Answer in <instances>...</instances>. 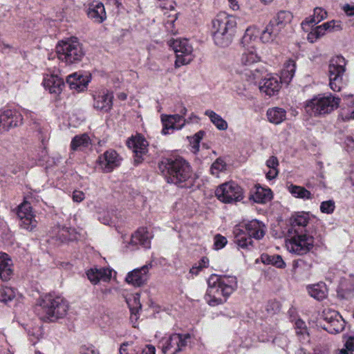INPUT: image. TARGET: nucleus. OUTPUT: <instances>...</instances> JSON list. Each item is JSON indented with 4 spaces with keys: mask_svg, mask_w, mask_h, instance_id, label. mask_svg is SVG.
<instances>
[{
    "mask_svg": "<svg viewBox=\"0 0 354 354\" xmlns=\"http://www.w3.org/2000/svg\"><path fill=\"white\" fill-rule=\"evenodd\" d=\"M207 284L205 299L209 306H215L223 304L236 289L237 279L234 276L212 274Z\"/></svg>",
    "mask_w": 354,
    "mask_h": 354,
    "instance_id": "nucleus-1",
    "label": "nucleus"
},
{
    "mask_svg": "<svg viewBox=\"0 0 354 354\" xmlns=\"http://www.w3.org/2000/svg\"><path fill=\"white\" fill-rule=\"evenodd\" d=\"M308 223H290L287 225L286 234L288 250L298 255H303L309 252L313 246L314 240Z\"/></svg>",
    "mask_w": 354,
    "mask_h": 354,
    "instance_id": "nucleus-2",
    "label": "nucleus"
},
{
    "mask_svg": "<svg viewBox=\"0 0 354 354\" xmlns=\"http://www.w3.org/2000/svg\"><path fill=\"white\" fill-rule=\"evenodd\" d=\"M159 169L167 181L179 187H189L193 184V177L189 164L184 159H166L159 164Z\"/></svg>",
    "mask_w": 354,
    "mask_h": 354,
    "instance_id": "nucleus-3",
    "label": "nucleus"
},
{
    "mask_svg": "<svg viewBox=\"0 0 354 354\" xmlns=\"http://www.w3.org/2000/svg\"><path fill=\"white\" fill-rule=\"evenodd\" d=\"M68 308V304L64 298L49 294L38 300L36 310L42 319L55 322L64 318Z\"/></svg>",
    "mask_w": 354,
    "mask_h": 354,
    "instance_id": "nucleus-4",
    "label": "nucleus"
},
{
    "mask_svg": "<svg viewBox=\"0 0 354 354\" xmlns=\"http://www.w3.org/2000/svg\"><path fill=\"white\" fill-rule=\"evenodd\" d=\"M55 50L59 60L67 65L80 62L85 55L82 44L75 37L59 41Z\"/></svg>",
    "mask_w": 354,
    "mask_h": 354,
    "instance_id": "nucleus-5",
    "label": "nucleus"
},
{
    "mask_svg": "<svg viewBox=\"0 0 354 354\" xmlns=\"http://www.w3.org/2000/svg\"><path fill=\"white\" fill-rule=\"evenodd\" d=\"M260 223H241L234 229V242L241 248H248L252 243V238L260 239L265 230Z\"/></svg>",
    "mask_w": 354,
    "mask_h": 354,
    "instance_id": "nucleus-6",
    "label": "nucleus"
},
{
    "mask_svg": "<svg viewBox=\"0 0 354 354\" xmlns=\"http://www.w3.org/2000/svg\"><path fill=\"white\" fill-rule=\"evenodd\" d=\"M339 98L331 95L328 96L315 97L306 101L304 109L310 116H319L330 113L337 109L339 104Z\"/></svg>",
    "mask_w": 354,
    "mask_h": 354,
    "instance_id": "nucleus-7",
    "label": "nucleus"
},
{
    "mask_svg": "<svg viewBox=\"0 0 354 354\" xmlns=\"http://www.w3.org/2000/svg\"><path fill=\"white\" fill-rule=\"evenodd\" d=\"M215 195L220 201L224 203H235L243 198L242 188L233 181L219 185L215 191Z\"/></svg>",
    "mask_w": 354,
    "mask_h": 354,
    "instance_id": "nucleus-8",
    "label": "nucleus"
},
{
    "mask_svg": "<svg viewBox=\"0 0 354 354\" xmlns=\"http://www.w3.org/2000/svg\"><path fill=\"white\" fill-rule=\"evenodd\" d=\"M346 61L342 56H336L330 59L328 73L330 87L334 91H339L342 86V75L345 71Z\"/></svg>",
    "mask_w": 354,
    "mask_h": 354,
    "instance_id": "nucleus-9",
    "label": "nucleus"
},
{
    "mask_svg": "<svg viewBox=\"0 0 354 354\" xmlns=\"http://www.w3.org/2000/svg\"><path fill=\"white\" fill-rule=\"evenodd\" d=\"M168 43L176 53V66L187 64L193 59V48L186 39L170 40Z\"/></svg>",
    "mask_w": 354,
    "mask_h": 354,
    "instance_id": "nucleus-10",
    "label": "nucleus"
},
{
    "mask_svg": "<svg viewBox=\"0 0 354 354\" xmlns=\"http://www.w3.org/2000/svg\"><path fill=\"white\" fill-rule=\"evenodd\" d=\"M212 32L234 35L236 21L232 16L227 15L225 12H221L212 20Z\"/></svg>",
    "mask_w": 354,
    "mask_h": 354,
    "instance_id": "nucleus-11",
    "label": "nucleus"
},
{
    "mask_svg": "<svg viewBox=\"0 0 354 354\" xmlns=\"http://www.w3.org/2000/svg\"><path fill=\"white\" fill-rule=\"evenodd\" d=\"M23 115L15 110L0 109V134L22 124Z\"/></svg>",
    "mask_w": 354,
    "mask_h": 354,
    "instance_id": "nucleus-12",
    "label": "nucleus"
},
{
    "mask_svg": "<svg viewBox=\"0 0 354 354\" xmlns=\"http://www.w3.org/2000/svg\"><path fill=\"white\" fill-rule=\"evenodd\" d=\"M323 317L327 324L324 329L330 333H338L343 330L345 322L339 314L332 310L323 311Z\"/></svg>",
    "mask_w": 354,
    "mask_h": 354,
    "instance_id": "nucleus-13",
    "label": "nucleus"
},
{
    "mask_svg": "<svg viewBox=\"0 0 354 354\" xmlns=\"http://www.w3.org/2000/svg\"><path fill=\"white\" fill-rule=\"evenodd\" d=\"M121 158L113 149L107 150L99 157L97 162L103 172L109 173L120 165Z\"/></svg>",
    "mask_w": 354,
    "mask_h": 354,
    "instance_id": "nucleus-14",
    "label": "nucleus"
},
{
    "mask_svg": "<svg viewBox=\"0 0 354 354\" xmlns=\"http://www.w3.org/2000/svg\"><path fill=\"white\" fill-rule=\"evenodd\" d=\"M151 263L145 265L140 268H137L128 273L126 281L136 287H140L145 284L149 278V270L151 268Z\"/></svg>",
    "mask_w": 354,
    "mask_h": 354,
    "instance_id": "nucleus-15",
    "label": "nucleus"
},
{
    "mask_svg": "<svg viewBox=\"0 0 354 354\" xmlns=\"http://www.w3.org/2000/svg\"><path fill=\"white\" fill-rule=\"evenodd\" d=\"M129 147L133 149L135 153V162L136 164L141 162V158L143 155L147 152L148 142L140 135H137L132 137L127 141Z\"/></svg>",
    "mask_w": 354,
    "mask_h": 354,
    "instance_id": "nucleus-16",
    "label": "nucleus"
},
{
    "mask_svg": "<svg viewBox=\"0 0 354 354\" xmlns=\"http://www.w3.org/2000/svg\"><path fill=\"white\" fill-rule=\"evenodd\" d=\"M283 32V30L271 19L261 32L259 39L264 44L272 43L277 41Z\"/></svg>",
    "mask_w": 354,
    "mask_h": 354,
    "instance_id": "nucleus-17",
    "label": "nucleus"
},
{
    "mask_svg": "<svg viewBox=\"0 0 354 354\" xmlns=\"http://www.w3.org/2000/svg\"><path fill=\"white\" fill-rule=\"evenodd\" d=\"M113 94L108 91L94 96L93 107L99 111L108 112L113 106Z\"/></svg>",
    "mask_w": 354,
    "mask_h": 354,
    "instance_id": "nucleus-18",
    "label": "nucleus"
},
{
    "mask_svg": "<svg viewBox=\"0 0 354 354\" xmlns=\"http://www.w3.org/2000/svg\"><path fill=\"white\" fill-rule=\"evenodd\" d=\"M163 134L169 133V130L180 129L185 124V120L178 114L162 117Z\"/></svg>",
    "mask_w": 354,
    "mask_h": 354,
    "instance_id": "nucleus-19",
    "label": "nucleus"
},
{
    "mask_svg": "<svg viewBox=\"0 0 354 354\" xmlns=\"http://www.w3.org/2000/svg\"><path fill=\"white\" fill-rule=\"evenodd\" d=\"M261 93L268 96L277 93L281 88V82L277 77L269 76L259 83Z\"/></svg>",
    "mask_w": 354,
    "mask_h": 354,
    "instance_id": "nucleus-20",
    "label": "nucleus"
},
{
    "mask_svg": "<svg viewBox=\"0 0 354 354\" xmlns=\"http://www.w3.org/2000/svg\"><path fill=\"white\" fill-rule=\"evenodd\" d=\"M153 233L148 227H140L131 236V242L140 244L144 248H149L151 245V239Z\"/></svg>",
    "mask_w": 354,
    "mask_h": 354,
    "instance_id": "nucleus-21",
    "label": "nucleus"
},
{
    "mask_svg": "<svg viewBox=\"0 0 354 354\" xmlns=\"http://www.w3.org/2000/svg\"><path fill=\"white\" fill-rule=\"evenodd\" d=\"M43 84L50 93L55 94H59L64 86L63 80L54 75H47L44 79Z\"/></svg>",
    "mask_w": 354,
    "mask_h": 354,
    "instance_id": "nucleus-22",
    "label": "nucleus"
},
{
    "mask_svg": "<svg viewBox=\"0 0 354 354\" xmlns=\"http://www.w3.org/2000/svg\"><path fill=\"white\" fill-rule=\"evenodd\" d=\"M88 82V76H83L77 73L71 74L66 78V83L69 85L71 89L77 91L84 90Z\"/></svg>",
    "mask_w": 354,
    "mask_h": 354,
    "instance_id": "nucleus-23",
    "label": "nucleus"
},
{
    "mask_svg": "<svg viewBox=\"0 0 354 354\" xmlns=\"http://www.w3.org/2000/svg\"><path fill=\"white\" fill-rule=\"evenodd\" d=\"M87 15L89 18L93 19L95 22L102 23L106 19V12L103 3L96 2L90 4Z\"/></svg>",
    "mask_w": 354,
    "mask_h": 354,
    "instance_id": "nucleus-24",
    "label": "nucleus"
},
{
    "mask_svg": "<svg viewBox=\"0 0 354 354\" xmlns=\"http://www.w3.org/2000/svg\"><path fill=\"white\" fill-rule=\"evenodd\" d=\"M56 236L62 242L74 241L77 239V233L70 225H59L57 226Z\"/></svg>",
    "mask_w": 354,
    "mask_h": 354,
    "instance_id": "nucleus-25",
    "label": "nucleus"
},
{
    "mask_svg": "<svg viewBox=\"0 0 354 354\" xmlns=\"http://www.w3.org/2000/svg\"><path fill=\"white\" fill-rule=\"evenodd\" d=\"M292 19L293 16L290 12L281 10L272 19L284 32L290 27Z\"/></svg>",
    "mask_w": 354,
    "mask_h": 354,
    "instance_id": "nucleus-26",
    "label": "nucleus"
},
{
    "mask_svg": "<svg viewBox=\"0 0 354 354\" xmlns=\"http://www.w3.org/2000/svg\"><path fill=\"white\" fill-rule=\"evenodd\" d=\"M272 198V193L270 189H265L261 187H257L256 191L251 195L252 199L257 203H266Z\"/></svg>",
    "mask_w": 354,
    "mask_h": 354,
    "instance_id": "nucleus-27",
    "label": "nucleus"
},
{
    "mask_svg": "<svg viewBox=\"0 0 354 354\" xmlns=\"http://www.w3.org/2000/svg\"><path fill=\"white\" fill-rule=\"evenodd\" d=\"M174 343L176 344L175 351L171 354H178L183 351L191 341V335L189 333H174Z\"/></svg>",
    "mask_w": 354,
    "mask_h": 354,
    "instance_id": "nucleus-28",
    "label": "nucleus"
},
{
    "mask_svg": "<svg viewBox=\"0 0 354 354\" xmlns=\"http://www.w3.org/2000/svg\"><path fill=\"white\" fill-rule=\"evenodd\" d=\"M91 145V139L86 133L75 136L71 143L73 151L83 150Z\"/></svg>",
    "mask_w": 354,
    "mask_h": 354,
    "instance_id": "nucleus-29",
    "label": "nucleus"
},
{
    "mask_svg": "<svg viewBox=\"0 0 354 354\" xmlns=\"http://www.w3.org/2000/svg\"><path fill=\"white\" fill-rule=\"evenodd\" d=\"M296 69L295 62L289 59L284 64V67L281 73V80L285 83L288 84L292 79Z\"/></svg>",
    "mask_w": 354,
    "mask_h": 354,
    "instance_id": "nucleus-30",
    "label": "nucleus"
},
{
    "mask_svg": "<svg viewBox=\"0 0 354 354\" xmlns=\"http://www.w3.org/2000/svg\"><path fill=\"white\" fill-rule=\"evenodd\" d=\"M286 116V112L284 109L279 107L270 109L267 111L268 120L275 124L282 122Z\"/></svg>",
    "mask_w": 354,
    "mask_h": 354,
    "instance_id": "nucleus-31",
    "label": "nucleus"
},
{
    "mask_svg": "<svg viewBox=\"0 0 354 354\" xmlns=\"http://www.w3.org/2000/svg\"><path fill=\"white\" fill-rule=\"evenodd\" d=\"M310 295L317 300L321 301L326 297L327 288L323 283L314 284L308 288Z\"/></svg>",
    "mask_w": 354,
    "mask_h": 354,
    "instance_id": "nucleus-32",
    "label": "nucleus"
},
{
    "mask_svg": "<svg viewBox=\"0 0 354 354\" xmlns=\"http://www.w3.org/2000/svg\"><path fill=\"white\" fill-rule=\"evenodd\" d=\"M327 17V12L321 8H315L314 9V14L310 19H306L304 21L302 22L301 26L304 29H305L306 26L308 25H315Z\"/></svg>",
    "mask_w": 354,
    "mask_h": 354,
    "instance_id": "nucleus-33",
    "label": "nucleus"
},
{
    "mask_svg": "<svg viewBox=\"0 0 354 354\" xmlns=\"http://www.w3.org/2000/svg\"><path fill=\"white\" fill-rule=\"evenodd\" d=\"M17 215L19 219H26L28 221H32L34 218V214L32 212L30 204L26 201L19 205L17 210Z\"/></svg>",
    "mask_w": 354,
    "mask_h": 354,
    "instance_id": "nucleus-34",
    "label": "nucleus"
},
{
    "mask_svg": "<svg viewBox=\"0 0 354 354\" xmlns=\"http://www.w3.org/2000/svg\"><path fill=\"white\" fill-rule=\"evenodd\" d=\"M205 115L209 117L211 122L219 130H226L227 129V122L214 111L212 110H207Z\"/></svg>",
    "mask_w": 354,
    "mask_h": 354,
    "instance_id": "nucleus-35",
    "label": "nucleus"
},
{
    "mask_svg": "<svg viewBox=\"0 0 354 354\" xmlns=\"http://www.w3.org/2000/svg\"><path fill=\"white\" fill-rule=\"evenodd\" d=\"M261 261L264 264H270L279 268H283L286 266L281 257L279 255H268L267 254H263L261 256Z\"/></svg>",
    "mask_w": 354,
    "mask_h": 354,
    "instance_id": "nucleus-36",
    "label": "nucleus"
},
{
    "mask_svg": "<svg viewBox=\"0 0 354 354\" xmlns=\"http://www.w3.org/2000/svg\"><path fill=\"white\" fill-rule=\"evenodd\" d=\"M212 35L215 44L223 48L230 46L234 36L230 34H223L214 32H212Z\"/></svg>",
    "mask_w": 354,
    "mask_h": 354,
    "instance_id": "nucleus-37",
    "label": "nucleus"
},
{
    "mask_svg": "<svg viewBox=\"0 0 354 354\" xmlns=\"http://www.w3.org/2000/svg\"><path fill=\"white\" fill-rule=\"evenodd\" d=\"M347 107L342 110V115L345 120L354 119V96L349 95L345 98Z\"/></svg>",
    "mask_w": 354,
    "mask_h": 354,
    "instance_id": "nucleus-38",
    "label": "nucleus"
},
{
    "mask_svg": "<svg viewBox=\"0 0 354 354\" xmlns=\"http://www.w3.org/2000/svg\"><path fill=\"white\" fill-rule=\"evenodd\" d=\"M259 61V57L257 54L253 50L250 49L243 53L241 58V62L245 66H251Z\"/></svg>",
    "mask_w": 354,
    "mask_h": 354,
    "instance_id": "nucleus-39",
    "label": "nucleus"
},
{
    "mask_svg": "<svg viewBox=\"0 0 354 354\" xmlns=\"http://www.w3.org/2000/svg\"><path fill=\"white\" fill-rule=\"evenodd\" d=\"M259 36V31L255 27H249L246 29L242 38V44L244 46H249L256 41Z\"/></svg>",
    "mask_w": 354,
    "mask_h": 354,
    "instance_id": "nucleus-40",
    "label": "nucleus"
},
{
    "mask_svg": "<svg viewBox=\"0 0 354 354\" xmlns=\"http://www.w3.org/2000/svg\"><path fill=\"white\" fill-rule=\"evenodd\" d=\"M288 191L295 197L303 199H309L312 198L311 193L303 187L290 185L288 187Z\"/></svg>",
    "mask_w": 354,
    "mask_h": 354,
    "instance_id": "nucleus-41",
    "label": "nucleus"
},
{
    "mask_svg": "<svg viewBox=\"0 0 354 354\" xmlns=\"http://www.w3.org/2000/svg\"><path fill=\"white\" fill-rule=\"evenodd\" d=\"M133 304H129L130 306V310H131V322H136L138 319V313L139 312V310L141 309V304L140 302V295L136 294L133 296Z\"/></svg>",
    "mask_w": 354,
    "mask_h": 354,
    "instance_id": "nucleus-42",
    "label": "nucleus"
},
{
    "mask_svg": "<svg viewBox=\"0 0 354 354\" xmlns=\"http://www.w3.org/2000/svg\"><path fill=\"white\" fill-rule=\"evenodd\" d=\"M17 295L16 290L10 287H3L0 288V301L7 303L12 300Z\"/></svg>",
    "mask_w": 354,
    "mask_h": 354,
    "instance_id": "nucleus-43",
    "label": "nucleus"
},
{
    "mask_svg": "<svg viewBox=\"0 0 354 354\" xmlns=\"http://www.w3.org/2000/svg\"><path fill=\"white\" fill-rule=\"evenodd\" d=\"M295 330L298 336H300L303 340L308 341V332L304 322L301 319H297L295 322Z\"/></svg>",
    "mask_w": 354,
    "mask_h": 354,
    "instance_id": "nucleus-44",
    "label": "nucleus"
},
{
    "mask_svg": "<svg viewBox=\"0 0 354 354\" xmlns=\"http://www.w3.org/2000/svg\"><path fill=\"white\" fill-rule=\"evenodd\" d=\"M315 219V216L307 212H297L292 214L290 221H309Z\"/></svg>",
    "mask_w": 354,
    "mask_h": 354,
    "instance_id": "nucleus-45",
    "label": "nucleus"
},
{
    "mask_svg": "<svg viewBox=\"0 0 354 354\" xmlns=\"http://www.w3.org/2000/svg\"><path fill=\"white\" fill-rule=\"evenodd\" d=\"M12 262L6 263L0 266V279L3 281H8L12 274Z\"/></svg>",
    "mask_w": 354,
    "mask_h": 354,
    "instance_id": "nucleus-46",
    "label": "nucleus"
},
{
    "mask_svg": "<svg viewBox=\"0 0 354 354\" xmlns=\"http://www.w3.org/2000/svg\"><path fill=\"white\" fill-rule=\"evenodd\" d=\"M226 169V164L221 158H217L211 166V173L218 176V174Z\"/></svg>",
    "mask_w": 354,
    "mask_h": 354,
    "instance_id": "nucleus-47",
    "label": "nucleus"
},
{
    "mask_svg": "<svg viewBox=\"0 0 354 354\" xmlns=\"http://www.w3.org/2000/svg\"><path fill=\"white\" fill-rule=\"evenodd\" d=\"M174 337L171 335L169 337L166 339H162L160 342L161 349L163 354H167V353L171 349L175 351V348H176V344L174 343Z\"/></svg>",
    "mask_w": 354,
    "mask_h": 354,
    "instance_id": "nucleus-48",
    "label": "nucleus"
},
{
    "mask_svg": "<svg viewBox=\"0 0 354 354\" xmlns=\"http://www.w3.org/2000/svg\"><path fill=\"white\" fill-rule=\"evenodd\" d=\"M95 274H97V277L98 279V282L100 280L104 281H109L111 278L112 270L109 268H95Z\"/></svg>",
    "mask_w": 354,
    "mask_h": 354,
    "instance_id": "nucleus-49",
    "label": "nucleus"
},
{
    "mask_svg": "<svg viewBox=\"0 0 354 354\" xmlns=\"http://www.w3.org/2000/svg\"><path fill=\"white\" fill-rule=\"evenodd\" d=\"M28 334L30 337V341L32 342L33 344H35L42 336V330L41 327L35 326L28 328Z\"/></svg>",
    "mask_w": 354,
    "mask_h": 354,
    "instance_id": "nucleus-50",
    "label": "nucleus"
},
{
    "mask_svg": "<svg viewBox=\"0 0 354 354\" xmlns=\"http://www.w3.org/2000/svg\"><path fill=\"white\" fill-rule=\"evenodd\" d=\"M325 30L322 27V26H317L308 35V39L311 43H313L317 39L323 36L325 34Z\"/></svg>",
    "mask_w": 354,
    "mask_h": 354,
    "instance_id": "nucleus-51",
    "label": "nucleus"
},
{
    "mask_svg": "<svg viewBox=\"0 0 354 354\" xmlns=\"http://www.w3.org/2000/svg\"><path fill=\"white\" fill-rule=\"evenodd\" d=\"M280 309V304L278 301L270 300L266 304V310L270 314H275Z\"/></svg>",
    "mask_w": 354,
    "mask_h": 354,
    "instance_id": "nucleus-52",
    "label": "nucleus"
},
{
    "mask_svg": "<svg viewBox=\"0 0 354 354\" xmlns=\"http://www.w3.org/2000/svg\"><path fill=\"white\" fill-rule=\"evenodd\" d=\"M335 209V203L332 200L324 201L320 205V210L323 213L331 214Z\"/></svg>",
    "mask_w": 354,
    "mask_h": 354,
    "instance_id": "nucleus-53",
    "label": "nucleus"
},
{
    "mask_svg": "<svg viewBox=\"0 0 354 354\" xmlns=\"http://www.w3.org/2000/svg\"><path fill=\"white\" fill-rule=\"evenodd\" d=\"M227 241L226 238L221 234H216L214 236V248L215 250H220L225 246Z\"/></svg>",
    "mask_w": 354,
    "mask_h": 354,
    "instance_id": "nucleus-54",
    "label": "nucleus"
},
{
    "mask_svg": "<svg viewBox=\"0 0 354 354\" xmlns=\"http://www.w3.org/2000/svg\"><path fill=\"white\" fill-rule=\"evenodd\" d=\"M204 135L205 132L203 131H200L194 136V137L192 138V143L194 145V148H196L197 149H198L199 142Z\"/></svg>",
    "mask_w": 354,
    "mask_h": 354,
    "instance_id": "nucleus-55",
    "label": "nucleus"
},
{
    "mask_svg": "<svg viewBox=\"0 0 354 354\" xmlns=\"http://www.w3.org/2000/svg\"><path fill=\"white\" fill-rule=\"evenodd\" d=\"M23 113L28 118H29L30 120L32 121V123L35 124L36 127H38L39 124V122L38 120L35 117V113L32 111H30L27 109L23 110Z\"/></svg>",
    "mask_w": 354,
    "mask_h": 354,
    "instance_id": "nucleus-56",
    "label": "nucleus"
},
{
    "mask_svg": "<svg viewBox=\"0 0 354 354\" xmlns=\"http://www.w3.org/2000/svg\"><path fill=\"white\" fill-rule=\"evenodd\" d=\"M72 197L74 202L80 203L84 199V194L82 191L75 190Z\"/></svg>",
    "mask_w": 354,
    "mask_h": 354,
    "instance_id": "nucleus-57",
    "label": "nucleus"
},
{
    "mask_svg": "<svg viewBox=\"0 0 354 354\" xmlns=\"http://www.w3.org/2000/svg\"><path fill=\"white\" fill-rule=\"evenodd\" d=\"M266 165L270 169H277L279 165V162L277 158L275 156H271L266 161Z\"/></svg>",
    "mask_w": 354,
    "mask_h": 354,
    "instance_id": "nucleus-58",
    "label": "nucleus"
},
{
    "mask_svg": "<svg viewBox=\"0 0 354 354\" xmlns=\"http://www.w3.org/2000/svg\"><path fill=\"white\" fill-rule=\"evenodd\" d=\"M335 23H336V21H335L332 20V21H328V22H326V23H324V24H322V25H321V26H322V27H323V28H324V29L325 30V31H326V30H329V31H330V30H332L335 29V27H337V28H339V25H337V26H336V25H335Z\"/></svg>",
    "mask_w": 354,
    "mask_h": 354,
    "instance_id": "nucleus-59",
    "label": "nucleus"
},
{
    "mask_svg": "<svg viewBox=\"0 0 354 354\" xmlns=\"http://www.w3.org/2000/svg\"><path fill=\"white\" fill-rule=\"evenodd\" d=\"M344 346L346 349H348L351 351H354V337L350 336L348 337L344 344Z\"/></svg>",
    "mask_w": 354,
    "mask_h": 354,
    "instance_id": "nucleus-60",
    "label": "nucleus"
},
{
    "mask_svg": "<svg viewBox=\"0 0 354 354\" xmlns=\"http://www.w3.org/2000/svg\"><path fill=\"white\" fill-rule=\"evenodd\" d=\"M131 346L129 342L123 343L120 348L119 353L120 354H130L129 353L132 351V348H129V346Z\"/></svg>",
    "mask_w": 354,
    "mask_h": 354,
    "instance_id": "nucleus-61",
    "label": "nucleus"
},
{
    "mask_svg": "<svg viewBox=\"0 0 354 354\" xmlns=\"http://www.w3.org/2000/svg\"><path fill=\"white\" fill-rule=\"evenodd\" d=\"M95 268H92L87 272V277L91 282L93 283H98V279L97 277V274L95 272Z\"/></svg>",
    "mask_w": 354,
    "mask_h": 354,
    "instance_id": "nucleus-62",
    "label": "nucleus"
},
{
    "mask_svg": "<svg viewBox=\"0 0 354 354\" xmlns=\"http://www.w3.org/2000/svg\"><path fill=\"white\" fill-rule=\"evenodd\" d=\"M252 81L257 82L261 77L260 71L255 69L254 71H250V74H247Z\"/></svg>",
    "mask_w": 354,
    "mask_h": 354,
    "instance_id": "nucleus-63",
    "label": "nucleus"
},
{
    "mask_svg": "<svg viewBox=\"0 0 354 354\" xmlns=\"http://www.w3.org/2000/svg\"><path fill=\"white\" fill-rule=\"evenodd\" d=\"M343 10L348 16L354 15V3L353 4H346L343 6Z\"/></svg>",
    "mask_w": 354,
    "mask_h": 354,
    "instance_id": "nucleus-64",
    "label": "nucleus"
}]
</instances>
